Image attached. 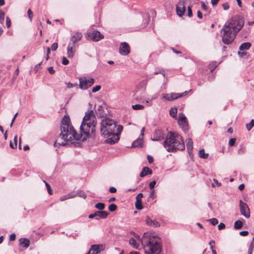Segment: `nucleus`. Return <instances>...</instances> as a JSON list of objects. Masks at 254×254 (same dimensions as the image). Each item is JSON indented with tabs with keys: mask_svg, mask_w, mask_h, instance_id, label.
<instances>
[{
	"mask_svg": "<svg viewBox=\"0 0 254 254\" xmlns=\"http://www.w3.org/2000/svg\"><path fill=\"white\" fill-rule=\"evenodd\" d=\"M143 196V195L142 193H138L136 196L135 205L136 208L138 210H141L143 208L141 200Z\"/></svg>",
	"mask_w": 254,
	"mask_h": 254,
	"instance_id": "obj_16",
	"label": "nucleus"
},
{
	"mask_svg": "<svg viewBox=\"0 0 254 254\" xmlns=\"http://www.w3.org/2000/svg\"><path fill=\"white\" fill-rule=\"evenodd\" d=\"M162 74L164 77L166 76V73H165V71L164 69H161V70H160L159 71H156V72H155L154 73V75H157V74Z\"/></svg>",
	"mask_w": 254,
	"mask_h": 254,
	"instance_id": "obj_44",
	"label": "nucleus"
},
{
	"mask_svg": "<svg viewBox=\"0 0 254 254\" xmlns=\"http://www.w3.org/2000/svg\"><path fill=\"white\" fill-rule=\"evenodd\" d=\"M145 90V88L144 87H141L140 88L137 87L134 93V98L137 100L139 98L144 96Z\"/></svg>",
	"mask_w": 254,
	"mask_h": 254,
	"instance_id": "obj_15",
	"label": "nucleus"
},
{
	"mask_svg": "<svg viewBox=\"0 0 254 254\" xmlns=\"http://www.w3.org/2000/svg\"><path fill=\"white\" fill-rule=\"evenodd\" d=\"M188 16L189 17H191L192 16V10H191V7L189 6L188 7Z\"/></svg>",
	"mask_w": 254,
	"mask_h": 254,
	"instance_id": "obj_48",
	"label": "nucleus"
},
{
	"mask_svg": "<svg viewBox=\"0 0 254 254\" xmlns=\"http://www.w3.org/2000/svg\"><path fill=\"white\" fill-rule=\"evenodd\" d=\"M156 184V182L155 181H153L152 182H151L150 183H149V188L151 189V190H152L154 189L155 185Z\"/></svg>",
	"mask_w": 254,
	"mask_h": 254,
	"instance_id": "obj_51",
	"label": "nucleus"
},
{
	"mask_svg": "<svg viewBox=\"0 0 254 254\" xmlns=\"http://www.w3.org/2000/svg\"><path fill=\"white\" fill-rule=\"evenodd\" d=\"M212 65L214 66V68H211L210 67V71H211V72H212L213 71V70H214V68H215V67H216L218 66V64L217 63V62H213L212 63Z\"/></svg>",
	"mask_w": 254,
	"mask_h": 254,
	"instance_id": "obj_54",
	"label": "nucleus"
},
{
	"mask_svg": "<svg viewBox=\"0 0 254 254\" xmlns=\"http://www.w3.org/2000/svg\"><path fill=\"white\" fill-rule=\"evenodd\" d=\"M163 146L170 152H175L178 150L183 151L185 148L182 136L177 133L172 132L168 133L163 142Z\"/></svg>",
	"mask_w": 254,
	"mask_h": 254,
	"instance_id": "obj_4",
	"label": "nucleus"
},
{
	"mask_svg": "<svg viewBox=\"0 0 254 254\" xmlns=\"http://www.w3.org/2000/svg\"><path fill=\"white\" fill-rule=\"evenodd\" d=\"M51 53V49L49 47L47 48V56L46 57V60L48 61L49 59V54Z\"/></svg>",
	"mask_w": 254,
	"mask_h": 254,
	"instance_id": "obj_55",
	"label": "nucleus"
},
{
	"mask_svg": "<svg viewBox=\"0 0 254 254\" xmlns=\"http://www.w3.org/2000/svg\"><path fill=\"white\" fill-rule=\"evenodd\" d=\"M219 230H222L225 228V225L223 223H220L218 226Z\"/></svg>",
	"mask_w": 254,
	"mask_h": 254,
	"instance_id": "obj_58",
	"label": "nucleus"
},
{
	"mask_svg": "<svg viewBox=\"0 0 254 254\" xmlns=\"http://www.w3.org/2000/svg\"><path fill=\"white\" fill-rule=\"evenodd\" d=\"M129 244L135 249H137L139 246V243L133 238H131L129 240Z\"/></svg>",
	"mask_w": 254,
	"mask_h": 254,
	"instance_id": "obj_27",
	"label": "nucleus"
},
{
	"mask_svg": "<svg viewBox=\"0 0 254 254\" xmlns=\"http://www.w3.org/2000/svg\"><path fill=\"white\" fill-rule=\"evenodd\" d=\"M58 45L57 43H53L51 46V50L53 51H56L58 48Z\"/></svg>",
	"mask_w": 254,
	"mask_h": 254,
	"instance_id": "obj_52",
	"label": "nucleus"
},
{
	"mask_svg": "<svg viewBox=\"0 0 254 254\" xmlns=\"http://www.w3.org/2000/svg\"><path fill=\"white\" fill-rule=\"evenodd\" d=\"M170 115L173 118H177V109L176 107L171 108L169 111Z\"/></svg>",
	"mask_w": 254,
	"mask_h": 254,
	"instance_id": "obj_28",
	"label": "nucleus"
},
{
	"mask_svg": "<svg viewBox=\"0 0 254 254\" xmlns=\"http://www.w3.org/2000/svg\"><path fill=\"white\" fill-rule=\"evenodd\" d=\"M68 60L65 57H64L62 59V64L65 65L68 64Z\"/></svg>",
	"mask_w": 254,
	"mask_h": 254,
	"instance_id": "obj_53",
	"label": "nucleus"
},
{
	"mask_svg": "<svg viewBox=\"0 0 254 254\" xmlns=\"http://www.w3.org/2000/svg\"><path fill=\"white\" fill-rule=\"evenodd\" d=\"M254 126V120H252L250 123L246 124V128L248 131H250Z\"/></svg>",
	"mask_w": 254,
	"mask_h": 254,
	"instance_id": "obj_35",
	"label": "nucleus"
},
{
	"mask_svg": "<svg viewBox=\"0 0 254 254\" xmlns=\"http://www.w3.org/2000/svg\"><path fill=\"white\" fill-rule=\"evenodd\" d=\"M6 25L7 28L10 27L11 26V21L8 16H7L6 18Z\"/></svg>",
	"mask_w": 254,
	"mask_h": 254,
	"instance_id": "obj_50",
	"label": "nucleus"
},
{
	"mask_svg": "<svg viewBox=\"0 0 254 254\" xmlns=\"http://www.w3.org/2000/svg\"><path fill=\"white\" fill-rule=\"evenodd\" d=\"M108 208L111 212H114L117 209V206L115 204H111L109 206Z\"/></svg>",
	"mask_w": 254,
	"mask_h": 254,
	"instance_id": "obj_39",
	"label": "nucleus"
},
{
	"mask_svg": "<svg viewBox=\"0 0 254 254\" xmlns=\"http://www.w3.org/2000/svg\"><path fill=\"white\" fill-rule=\"evenodd\" d=\"M75 45H73V44L69 43L67 47V54L68 58H72L73 57L75 51Z\"/></svg>",
	"mask_w": 254,
	"mask_h": 254,
	"instance_id": "obj_18",
	"label": "nucleus"
},
{
	"mask_svg": "<svg viewBox=\"0 0 254 254\" xmlns=\"http://www.w3.org/2000/svg\"><path fill=\"white\" fill-rule=\"evenodd\" d=\"M244 20L240 16H236L229 19L221 30L222 42L226 45L230 44L237 34L244 25Z\"/></svg>",
	"mask_w": 254,
	"mask_h": 254,
	"instance_id": "obj_2",
	"label": "nucleus"
},
{
	"mask_svg": "<svg viewBox=\"0 0 254 254\" xmlns=\"http://www.w3.org/2000/svg\"><path fill=\"white\" fill-rule=\"evenodd\" d=\"M82 37V34L80 32L74 33L70 38V43L73 44L75 45V43L80 41Z\"/></svg>",
	"mask_w": 254,
	"mask_h": 254,
	"instance_id": "obj_17",
	"label": "nucleus"
},
{
	"mask_svg": "<svg viewBox=\"0 0 254 254\" xmlns=\"http://www.w3.org/2000/svg\"><path fill=\"white\" fill-rule=\"evenodd\" d=\"M90 38L94 41H98L104 38V36L98 31H94L90 35Z\"/></svg>",
	"mask_w": 254,
	"mask_h": 254,
	"instance_id": "obj_14",
	"label": "nucleus"
},
{
	"mask_svg": "<svg viewBox=\"0 0 254 254\" xmlns=\"http://www.w3.org/2000/svg\"><path fill=\"white\" fill-rule=\"evenodd\" d=\"M251 46L252 45L250 42L243 43L240 45L239 49L241 51L247 50L250 48Z\"/></svg>",
	"mask_w": 254,
	"mask_h": 254,
	"instance_id": "obj_23",
	"label": "nucleus"
},
{
	"mask_svg": "<svg viewBox=\"0 0 254 254\" xmlns=\"http://www.w3.org/2000/svg\"><path fill=\"white\" fill-rule=\"evenodd\" d=\"M105 204L103 203L102 202H98V203L96 204L95 207L97 209L102 210L105 208Z\"/></svg>",
	"mask_w": 254,
	"mask_h": 254,
	"instance_id": "obj_37",
	"label": "nucleus"
},
{
	"mask_svg": "<svg viewBox=\"0 0 254 254\" xmlns=\"http://www.w3.org/2000/svg\"><path fill=\"white\" fill-rule=\"evenodd\" d=\"M19 245L25 248H27L29 246L30 241L26 238H20L19 240Z\"/></svg>",
	"mask_w": 254,
	"mask_h": 254,
	"instance_id": "obj_22",
	"label": "nucleus"
},
{
	"mask_svg": "<svg viewBox=\"0 0 254 254\" xmlns=\"http://www.w3.org/2000/svg\"><path fill=\"white\" fill-rule=\"evenodd\" d=\"M96 118L93 110L85 113L80 127V134H77L71 125L70 119L65 116L62 121L61 132L54 143V146H65L67 143L72 144L73 140L82 141L86 140L91 134H94Z\"/></svg>",
	"mask_w": 254,
	"mask_h": 254,
	"instance_id": "obj_1",
	"label": "nucleus"
},
{
	"mask_svg": "<svg viewBox=\"0 0 254 254\" xmlns=\"http://www.w3.org/2000/svg\"><path fill=\"white\" fill-rule=\"evenodd\" d=\"M109 191L111 193H115L117 191V190L115 187H112L109 189Z\"/></svg>",
	"mask_w": 254,
	"mask_h": 254,
	"instance_id": "obj_64",
	"label": "nucleus"
},
{
	"mask_svg": "<svg viewBox=\"0 0 254 254\" xmlns=\"http://www.w3.org/2000/svg\"><path fill=\"white\" fill-rule=\"evenodd\" d=\"M27 14L30 21H32L33 17V13L30 9H29L27 11Z\"/></svg>",
	"mask_w": 254,
	"mask_h": 254,
	"instance_id": "obj_41",
	"label": "nucleus"
},
{
	"mask_svg": "<svg viewBox=\"0 0 254 254\" xmlns=\"http://www.w3.org/2000/svg\"><path fill=\"white\" fill-rule=\"evenodd\" d=\"M123 129V127L122 126H121V125L118 126L117 127H116V130H115V133L116 134H118V135L119 136V135L120 134V133L122 131Z\"/></svg>",
	"mask_w": 254,
	"mask_h": 254,
	"instance_id": "obj_38",
	"label": "nucleus"
},
{
	"mask_svg": "<svg viewBox=\"0 0 254 254\" xmlns=\"http://www.w3.org/2000/svg\"><path fill=\"white\" fill-rule=\"evenodd\" d=\"M143 17L145 19H144V22H143V25L142 26V27H146L147 26V24L148 23V22L150 21V16H149L148 14H145L143 16Z\"/></svg>",
	"mask_w": 254,
	"mask_h": 254,
	"instance_id": "obj_31",
	"label": "nucleus"
},
{
	"mask_svg": "<svg viewBox=\"0 0 254 254\" xmlns=\"http://www.w3.org/2000/svg\"><path fill=\"white\" fill-rule=\"evenodd\" d=\"M188 93V91H185L184 92L181 93H170V98L172 99V101L174 100L177 99L179 98L186 96Z\"/></svg>",
	"mask_w": 254,
	"mask_h": 254,
	"instance_id": "obj_19",
	"label": "nucleus"
},
{
	"mask_svg": "<svg viewBox=\"0 0 254 254\" xmlns=\"http://www.w3.org/2000/svg\"><path fill=\"white\" fill-rule=\"evenodd\" d=\"M243 225V222L241 220H237L234 223V228L235 229H241Z\"/></svg>",
	"mask_w": 254,
	"mask_h": 254,
	"instance_id": "obj_29",
	"label": "nucleus"
},
{
	"mask_svg": "<svg viewBox=\"0 0 254 254\" xmlns=\"http://www.w3.org/2000/svg\"><path fill=\"white\" fill-rule=\"evenodd\" d=\"M129 52L130 47L128 44L125 42H122L119 48L120 54L123 56H127Z\"/></svg>",
	"mask_w": 254,
	"mask_h": 254,
	"instance_id": "obj_11",
	"label": "nucleus"
},
{
	"mask_svg": "<svg viewBox=\"0 0 254 254\" xmlns=\"http://www.w3.org/2000/svg\"><path fill=\"white\" fill-rule=\"evenodd\" d=\"M186 0H180L178 4L176 5V12L180 17L184 15L186 11Z\"/></svg>",
	"mask_w": 254,
	"mask_h": 254,
	"instance_id": "obj_8",
	"label": "nucleus"
},
{
	"mask_svg": "<svg viewBox=\"0 0 254 254\" xmlns=\"http://www.w3.org/2000/svg\"><path fill=\"white\" fill-rule=\"evenodd\" d=\"M106 138H107L106 142L111 144H115L120 139L119 136L118 135V134L115 133V131L111 134H109L108 137Z\"/></svg>",
	"mask_w": 254,
	"mask_h": 254,
	"instance_id": "obj_12",
	"label": "nucleus"
},
{
	"mask_svg": "<svg viewBox=\"0 0 254 254\" xmlns=\"http://www.w3.org/2000/svg\"><path fill=\"white\" fill-rule=\"evenodd\" d=\"M239 202L241 214L246 218H249L250 217V211L247 204L243 202L242 200H240Z\"/></svg>",
	"mask_w": 254,
	"mask_h": 254,
	"instance_id": "obj_7",
	"label": "nucleus"
},
{
	"mask_svg": "<svg viewBox=\"0 0 254 254\" xmlns=\"http://www.w3.org/2000/svg\"><path fill=\"white\" fill-rule=\"evenodd\" d=\"M163 99L169 101H172V99L170 98V93H166L163 94Z\"/></svg>",
	"mask_w": 254,
	"mask_h": 254,
	"instance_id": "obj_42",
	"label": "nucleus"
},
{
	"mask_svg": "<svg viewBox=\"0 0 254 254\" xmlns=\"http://www.w3.org/2000/svg\"><path fill=\"white\" fill-rule=\"evenodd\" d=\"M213 226H215L218 223V221L216 218H213L208 220Z\"/></svg>",
	"mask_w": 254,
	"mask_h": 254,
	"instance_id": "obj_40",
	"label": "nucleus"
},
{
	"mask_svg": "<svg viewBox=\"0 0 254 254\" xmlns=\"http://www.w3.org/2000/svg\"><path fill=\"white\" fill-rule=\"evenodd\" d=\"M42 62L41 63H40L39 64H36L35 67H34V70H35L36 72H37L39 68H40V65H41L42 64Z\"/></svg>",
	"mask_w": 254,
	"mask_h": 254,
	"instance_id": "obj_62",
	"label": "nucleus"
},
{
	"mask_svg": "<svg viewBox=\"0 0 254 254\" xmlns=\"http://www.w3.org/2000/svg\"><path fill=\"white\" fill-rule=\"evenodd\" d=\"M249 32L250 30L249 28L244 29L241 32V35L242 37L246 38L248 36Z\"/></svg>",
	"mask_w": 254,
	"mask_h": 254,
	"instance_id": "obj_34",
	"label": "nucleus"
},
{
	"mask_svg": "<svg viewBox=\"0 0 254 254\" xmlns=\"http://www.w3.org/2000/svg\"><path fill=\"white\" fill-rule=\"evenodd\" d=\"M146 222L147 225L158 227L159 226L158 222L153 221L151 218L147 217L146 218Z\"/></svg>",
	"mask_w": 254,
	"mask_h": 254,
	"instance_id": "obj_26",
	"label": "nucleus"
},
{
	"mask_svg": "<svg viewBox=\"0 0 254 254\" xmlns=\"http://www.w3.org/2000/svg\"><path fill=\"white\" fill-rule=\"evenodd\" d=\"M4 12L2 10H0V23H3L4 21Z\"/></svg>",
	"mask_w": 254,
	"mask_h": 254,
	"instance_id": "obj_43",
	"label": "nucleus"
},
{
	"mask_svg": "<svg viewBox=\"0 0 254 254\" xmlns=\"http://www.w3.org/2000/svg\"><path fill=\"white\" fill-rule=\"evenodd\" d=\"M48 69L49 73L52 74H53L55 73V70H54L53 67H52V66H50V67H48Z\"/></svg>",
	"mask_w": 254,
	"mask_h": 254,
	"instance_id": "obj_56",
	"label": "nucleus"
},
{
	"mask_svg": "<svg viewBox=\"0 0 254 254\" xmlns=\"http://www.w3.org/2000/svg\"><path fill=\"white\" fill-rule=\"evenodd\" d=\"M143 144V141L140 138H137L136 140L134 141L132 143V147H138L142 146Z\"/></svg>",
	"mask_w": 254,
	"mask_h": 254,
	"instance_id": "obj_25",
	"label": "nucleus"
},
{
	"mask_svg": "<svg viewBox=\"0 0 254 254\" xmlns=\"http://www.w3.org/2000/svg\"><path fill=\"white\" fill-rule=\"evenodd\" d=\"M199 156L203 159H206L208 156V153H205L203 149H200L199 151Z\"/></svg>",
	"mask_w": 254,
	"mask_h": 254,
	"instance_id": "obj_30",
	"label": "nucleus"
},
{
	"mask_svg": "<svg viewBox=\"0 0 254 254\" xmlns=\"http://www.w3.org/2000/svg\"><path fill=\"white\" fill-rule=\"evenodd\" d=\"M140 242L146 254H160L161 253V240L157 235L144 233Z\"/></svg>",
	"mask_w": 254,
	"mask_h": 254,
	"instance_id": "obj_3",
	"label": "nucleus"
},
{
	"mask_svg": "<svg viewBox=\"0 0 254 254\" xmlns=\"http://www.w3.org/2000/svg\"><path fill=\"white\" fill-rule=\"evenodd\" d=\"M186 146L188 153L190 155L193 149V142L191 138H189L186 140Z\"/></svg>",
	"mask_w": 254,
	"mask_h": 254,
	"instance_id": "obj_20",
	"label": "nucleus"
},
{
	"mask_svg": "<svg viewBox=\"0 0 254 254\" xmlns=\"http://www.w3.org/2000/svg\"><path fill=\"white\" fill-rule=\"evenodd\" d=\"M152 174V170L148 167H144L143 168L142 171L140 172L139 176L140 177H143L147 175H151Z\"/></svg>",
	"mask_w": 254,
	"mask_h": 254,
	"instance_id": "obj_21",
	"label": "nucleus"
},
{
	"mask_svg": "<svg viewBox=\"0 0 254 254\" xmlns=\"http://www.w3.org/2000/svg\"><path fill=\"white\" fill-rule=\"evenodd\" d=\"M249 232L248 231H243L240 232V235L242 236H247Z\"/></svg>",
	"mask_w": 254,
	"mask_h": 254,
	"instance_id": "obj_57",
	"label": "nucleus"
},
{
	"mask_svg": "<svg viewBox=\"0 0 254 254\" xmlns=\"http://www.w3.org/2000/svg\"><path fill=\"white\" fill-rule=\"evenodd\" d=\"M76 194H77V196H79L82 198H85L86 197V194L81 190H78L76 192Z\"/></svg>",
	"mask_w": 254,
	"mask_h": 254,
	"instance_id": "obj_33",
	"label": "nucleus"
},
{
	"mask_svg": "<svg viewBox=\"0 0 254 254\" xmlns=\"http://www.w3.org/2000/svg\"><path fill=\"white\" fill-rule=\"evenodd\" d=\"M67 85V87L68 88H72L76 85V84H73L70 82H68L67 83H66Z\"/></svg>",
	"mask_w": 254,
	"mask_h": 254,
	"instance_id": "obj_63",
	"label": "nucleus"
},
{
	"mask_svg": "<svg viewBox=\"0 0 254 254\" xmlns=\"http://www.w3.org/2000/svg\"><path fill=\"white\" fill-rule=\"evenodd\" d=\"M147 158L149 163H152L153 162V158L150 155H147Z\"/></svg>",
	"mask_w": 254,
	"mask_h": 254,
	"instance_id": "obj_61",
	"label": "nucleus"
},
{
	"mask_svg": "<svg viewBox=\"0 0 254 254\" xmlns=\"http://www.w3.org/2000/svg\"><path fill=\"white\" fill-rule=\"evenodd\" d=\"M236 139L235 138H231L229 141V146H233L236 142Z\"/></svg>",
	"mask_w": 254,
	"mask_h": 254,
	"instance_id": "obj_49",
	"label": "nucleus"
},
{
	"mask_svg": "<svg viewBox=\"0 0 254 254\" xmlns=\"http://www.w3.org/2000/svg\"><path fill=\"white\" fill-rule=\"evenodd\" d=\"M254 248V238H253L248 250V254H252Z\"/></svg>",
	"mask_w": 254,
	"mask_h": 254,
	"instance_id": "obj_32",
	"label": "nucleus"
},
{
	"mask_svg": "<svg viewBox=\"0 0 254 254\" xmlns=\"http://www.w3.org/2000/svg\"><path fill=\"white\" fill-rule=\"evenodd\" d=\"M94 83V79L91 78L87 79L86 77H82L79 78V88L81 89L85 90L88 87L91 86Z\"/></svg>",
	"mask_w": 254,
	"mask_h": 254,
	"instance_id": "obj_6",
	"label": "nucleus"
},
{
	"mask_svg": "<svg viewBox=\"0 0 254 254\" xmlns=\"http://www.w3.org/2000/svg\"><path fill=\"white\" fill-rule=\"evenodd\" d=\"M67 197L68 198V199L74 198V197L77 196V194H76V192H74L69 193L68 194H67Z\"/></svg>",
	"mask_w": 254,
	"mask_h": 254,
	"instance_id": "obj_46",
	"label": "nucleus"
},
{
	"mask_svg": "<svg viewBox=\"0 0 254 254\" xmlns=\"http://www.w3.org/2000/svg\"><path fill=\"white\" fill-rule=\"evenodd\" d=\"M178 119V124L184 131H186L188 129V124L187 121V118L183 114H180Z\"/></svg>",
	"mask_w": 254,
	"mask_h": 254,
	"instance_id": "obj_9",
	"label": "nucleus"
},
{
	"mask_svg": "<svg viewBox=\"0 0 254 254\" xmlns=\"http://www.w3.org/2000/svg\"><path fill=\"white\" fill-rule=\"evenodd\" d=\"M45 184H46V187H47L48 193L50 194H52V193H53L52 190V189L51 188V187H50V185L49 184H48L47 183H46V182H45Z\"/></svg>",
	"mask_w": 254,
	"mask_h": 254,
	"instance_id": "obj_47",
	"label": "nucleus"
},
{
	"mask_svg": "<svg viewBox=\"0 0 254 254\" xmlns=\"http://www.w3.org/2000/svg\"><path fill=\"white\" fill-rule=\"evenodd\" d=\"M15 238H16V235L15 234L13 233L10 235V237H9L10 241H14L15 240Z\"/></svg>",
	"mask_w": 254,
	"mask_h": 254,
	"instance_id": "obj_59",
	"label": "nucleus"
},
{
	"mask_svg": "<svg viewBox=\"0 0 254 254\" xmlns=\"http://www.w3.org/2000/svg\"><path fill=\"white\" fill-rule=\"evenodd\" d=\"M101 88V85H96L95 87H94L92 89V92L95 93L97 91H98Z\"/></svg>",
	"mask_w": 254,
	"mask_h": 254,
	"instance_id": "obj_45",
	"label": "nucleus"
},
{
	"mask_svg": "<svg viewBox=\"0 0 254 254\" xmlns=\"http://www.w3.org/2000/svg\"><path fill=\"white\" fill-rule=\"evenodd\" d=\"M109 215V212L105 211H97L94 213L90 214L88 217L90 219L96 217V220H99V218L105 219Z\"/></svg>",
	"mask_w": 254,
	"mask_h": 254,
	"instance_id": "obj_10",
	"label": "nucleus"
},
{
	"mask_svg": "<svg viewBox=\"0 0 254 254\" xmlns=\"http://www.w3.org/2000/svg\"><path fill=\"white\" fill-rule=\"evenodd\" d=\"M144 108V106L140 104H136L132 106V108L134 110H142Z\"/></svg>",
	"mask_w": 254,
	"mask_h": 254,
	"instance_id": "obj_36",
	"label": "nucleus"
},
{
	"mask_svg": "<svg viewBox=\"0 0 254 254\" xmlns=\"http://www.w3.org/2000/svg\"><path fill=\"white\" fill-rule=\"evenodd\" d=\"M222 6L225 10H228L229 8V4L227 2L223 3Z\"/></svg>",
	"mask_w": 254,
	"mask_h": 254,
	"instance_id": "obj_60",
	"label": "nucleus"
},
{
	"mask_svg": "<svg viewBox=\"0 0 254 254\" xmlns=\"http://www.w3.org/2000/svg\"><path fill=\"white\" fill-rule=\"evenodd\" d=\"M100 246L98 245H92L91 247V248L90 249L89 251H93V253L92 254H97L100 252Z\"/></svg>",
	"mask_w": 254,
	"mask_h": 254,
	"instance_id": "obj_24",
	"label": "nucleus"
},
{
	"mask_svg": "<svg viewBox=\"0 0 254 254\" xmlns=\"http://www.w3.org/2000/svg\"><path fill=\"white\" fill-rule=\"evenodd\" d=\"M164 138L165 134L163 133V132L160 129H157L154 131L151 139L153 141H161Z\"/></svg>",
	"mask_w": 254,
	"mask_h": 254,
	"instance_id": "obj_13",
	"label": "nucleus"
},
{
	"mask_svg": "<svg viewBox=\"0 0 254 254\" xmlns=\"http://www.w3.org/2000/svg\"><path fill=\"white\" fill-rule=\"evenodd\" d=\"M116 122L109 118H105L100 123V134L104 137H108L109 134H111L116 130Z\"/></svg>",
	"mask_w": 254,
	"mask_h": 254,
	"instance_id": "obj_5",
	"label": "nucleus"
}]
</instances>
